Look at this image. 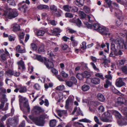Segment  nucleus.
Instances as JSON below:
<instances>
[{
	"instance_id": "62",
	"label": "nucleus",
	"mask_w": 127,
	"mask_h": 127,
	"mask_svg": "<svg viewBox=\"0 0 127 127\" xmlns=\"http://www.w3.org/2000/svg\"><path fill=\"white\" fill-rule=\"evenodd\" d=\"M97 46L98 47H99L100 48L103 49L106 46L104 43H102L101 45L99 44H98L97 45Z\"/></svg>"
},
{
	"instance_id": "11",
	"label": "nucleus",
	"mask_w": 127,
	"mask_h": 127,
	"mask_svg": "<svg viewBox=\"0 0 127 127\" xmlns=\"http://www.w3.org/2000/svg\"><path fill=\"white\" fill-rule=\"evenodd\" d=\"M44 60L45 64L48 68L50 69L53 67V64L51 62L49 61V60H47L46 58H44Z\"/></svg>"
},
{
	"instance_id": "51",
	"label": "nucleus",
	"mask_w": 127,
	"mask_h": 127,
	"mask_svg": "<svg viewBox=\"0 0 127 127\" xmlns=\"http://www.w3.org/2000/svg\"><path fill=\"white\" fill-rule=\"evenodd\" d=\"M50 9L51 10H53L55 11H56L57 10V8L54 5H53L50 6Z\"/></svg>"
},
{
	"instance_id": "43",
	"label": "nucleus",
	"mask_w": 127,
	"mask_h": 127,
	"mask_svg": "<svg viewBox=\"0 0 127 127\" xmlns=\"http://www.w3.org/2000/svg\"><path fill=\"white\" fill-rule=\"evenodd\" d=\"M79 121L80 122H83L86 123H90L91 122V121L90 120L86 118L80 120H79Z\"/></svg>"
},
{
	"instance_id": "38",
	"label": "nucleus",
	"mask_w": 127,
	"mask_h": 127,
	"mask_svg": "<svg viewBox=\"0 0 127 127\" xmlns=\"http://www.w3.org/2000/svg\"><path fill=\"white\" fill-rule=\"evenodd\" d=\"M122 70L123 72L125 74H127V66L125 65L122 68Z\"/></svg>"
},
{
	"instance_id": "30",
	"label": "nucleus",
	"mask_w": 127,
	"mask_h": 127,
	"mask_svg": "<svg viewBox=\"0 0 127 127\" xmlns=\"http://www.w3.org/2000/svg\"><path fill=\"white\" fill-rule=\"evenodd\" d=\"M113 113L117 118H118L119 119H120L121 118V114L118 111H114Z\"/></svg>"
},
{
	"instance_id": "33",
	"label": "nucleus",
	"mask_w": 127,
	"mask_h": 127,
	"mask_svg": "<svg viewBox=\"0 0 127 127\" xmlns=\"http://www.w3.org/2000/svg\"><path fill=\"white\" fill-rule=\"evenodd\" d=\"M83 74L84 78L85 77L88 78L91 76L90 73L87 71H85Z\"/></svg>"
},
{
	"instance_id": "4",
	"label": "nucleus",
	"mask_w": 127,
	"mask_h": 127,
	"mask_svg": "<svg viewBox=\"0 0 127 127\" xmlns=\"http://www.w3.org/2000/svg\"><path fill=\"white\" fill-rule=\"evenodd\" d=\"M19 10L23 11L24 12H25L27 8V5L24 1L19 3L18 5Z\"/></svg>"
},
{
	"instance_id": "58",
	"label": "nucleus",
	"mask_w": 127,
	"mask_h": 127,
	"mask_svg": "<svg viewBox=\"0 0 127 127\" xmlns=\"http://www.w3.org/2000/svg\"><path fill=\"white\" fill-rule=\"evenodd\" d=\"M95 76H96L98 77L99 78L102 79H104V78L103 77V75L101 74L100 73H97L95 74Z\"/></svg>"
},
{
	"instance_id": "31",
	"label": "nucleus",
	"mask_w": 127,
	"mask_h": 127,
	"mask_svg": "<svg viewBox=\"0 0 127 127\" xmlns=\"http://www.w3.org/2000/svg\"><path fill=\"white\" fill-rule=\"evenodd\" d=\"M105 2L108 5V7H110V11L111 12H112L113 11L112 9V7H110L111 5L112 4V1L111 0H104Z\"/></svg>"
},
{
	"instance_id": "14",
	"label": "nucleus",
	"mask_w": 127,
	"mask_h": 127,
	"mask_svg": "<svg viewBox=\"0 0 127 127\" xmlns=\"http://www.w3.org/2000/svg\"><path fill=\"white\" fill-rule=\"evenodd\" d=\"M120 119L118 121V123L119 126H122L127 124V123L126 121L125 118H123L121 119Z\"/></svg>"
},
{
	"instance_id": "16",
	"label": "nucleus",
	"mask_w": 127,
	"mask_h": 127,
	"mask_svg": "<svg viewBox=\"0 0 127 127\" xmlns=\"http://www.w3.org/2000/svg\"><path fill=\"white\" fill-rule=\"evenodd\" d=\"M37 8L39 10H41L43 9L49 10V7L47 5L41 4L37 6Z\"/></svg>"
},
{
	"instance_id": "45",
	"label": "nucleus",
	"mask_w": 127,
	"mask_h": 127,
	"mask_svg": "<svg viewBox=\"0 0 127 127\" xmlns=\"http://www.w3.org/2000/svg\"><path fill=\"white\" fill-rule=\"evenodd\" d=\"M64 89V87L63 85H60L59 86L57 87L56 89L57 90L62 91Z\"/></svg>"
},
{
	"instance_id": "39",
	"label": "nucleus",
	"mask_w": 127,
	"mask_h": 127,
	"mask_svg": "<svg viewBox=\"0 0 127 127\" xmlns=\"http://www.w3.org/2000/svg\"><path fill=\"white\" fill-rule=\"evenodd\" d=\"M45 50L44 48V47L43 46H40L38 50V51L40 53H42L45 51Z\"/></svg>"
},
{
	"instance_id": "20",
	"label": "nucleus",
	"mask_w": 127,
	"mask_h": 127,
	"mask_svg": "<svg viewBox=\"0 0 127 127\" xmlns=\"http://www.w3.org/2000/svg\"><path fill=\"white\" fill-rule=\"evenodd\" d=\"M77 110V114L80 115L81 114L82 116H83V114L81 112V111L80 110V108H79L77 110V108L76 107L74 109L72 113V115L74 114V113L76 111V110Z\"/></svg>"
},
{
	"instance_id": "19",
	"label": "nucleus",
	"mask_w": 127,
	"mask_h": 127,
	"mask_svg": "<svg viewBox=\"0 0 127 127\" xmlns=\"http://www.w3.org/2000/svg\"><path fill=\"white\" fill-rule=\"evenodd\" d=\"M58 115L60 117H61L62 115L65 114L67 113V111L64 110H58L57 111Z\"/></svg>"
},
{
	"instance_id": "35",
	"label": "nucleus",
	"mask_w": 127,
	"mask_h": 127,
	"mask_svg": "<svg viewBox=\"0 0 127 127\" xmlns=\"http://www.w3.org/2000/svg\"><path fill=\"white\" fill-rule=\"evenodd\" d=\"M60 74L64 78H67L68 76V74L66 73L64 71H62L60 72Z\"/></svg>"
},
{
	"instance_id": "54",
	"label": "nucleus",
	"mask_w": 127,
	"mask_h": 127,
	"mask_svg": "<svg viewBox=\"0 0 127 127\" xmlns=\"http://www.w3.org/2000/svg\"><path fill=\"white\" fill-rule=\"evenodd\" d=\"M84 11L86 13H89L90 11V9L87 7L86 6H84Z\"/></svg>"
},
{
	"instance_id": "42",
	"label": "nucleus",
	"mask_w": 127,
	"mask_h": 127,
	"mask_svg": "<svg viewBox=\"0 0 127 127\" xmlns=\"http://www.w3.org/2000/svg\"><path fill=\"white\" fill-rule=\"evenodd\" d=\"M76 76L77 78L80 80L84 78L83 73H78L76 75Z\"/></svg>"
},
{
	"instance_id": "47",
	"label": "nucleus",
	"mask_w": 127,
	"mask_h": 127,
	"mask_svg": "<svg viewBox=\"0 0 127 127\" xmlns=\"http://www.w3.org/2000/svg\"><path fill=\"white\" fill-rule=\"evenodd\" d=\"M94 120L95 121L97 124L101 125L102 124V123L99 122V120L98 118L96 116L94 117Z\"/></svg>"
},
{
	"instance_id": "9",
	"label": "nucleus",
	"mask_w": 127,
	"mask_h": 127,
	"mask_svg": "<svg viewBox=\"0 0 127 127\" xmlns=\"http://www.w3.org/2000/svg\"><path fill=\"white\" fill-rule=\"evenodd\" d=\"M109 31V29L108 28L105 27H100L98 32L103 35H107L108 34V32Z\"/></svg>"
},
{
	"instance_id": "52",
	"label": "nucleus",
	"mask_w": 127,
	"mask_h": 127,
	"mask_svg": "<svg viewBox=\"0 0 127 127\" xmlns=\"http://www.w3.org/2000/svg\"><path fill=\"white\" fill-rule=\"evenodd\" d=\"M86 44V43L85 42H83L82 43V46L81 47V49H82L83 50H84L86 49L87 48Z\"/></svg>"
},
{
	"instance_id": "10",
	"label": "nucleus",
	"mask_w": 127,
	"mask_h": 127,
	"mask_svg": "<svg viewBox=\"0 0 127 127\" xmlns=\"http://www.w3.org/2000/svg\"><path fill=\"white\" fill-rule=\"evenodd\" d=\"M52 72L56 76L57 78L60 81H63L64 80L62 78L60 75H58V71L57 70L54 68H52L51 69Z\"/></svg>"
},
{
	"instance_id": "3",
	"label": "nucleus",
	"mask_w": 127,
	"mask_h": 127,
	"mask_svg": "<svg viewBox=\"0 0 127 127\" xmlns=\"http://www.w3.org/2000/svg\"><path fill=\"white\" fill-rule=\"evenodd\" d=\"M20 74L19 72H17L15 71L14 72L11 70H8L6 71L5 74L6 76L10 77L12 75H14L16 76H18Z\"/></svg>"
},
{
	"instance_id": "40",
	"label": "nucleus",
	"mask_w": 127,
	"mask_h": 127,
	"mask_svg": "<svg viewBox=\"0 0 127 127\" xmlns=\"http://www.w3.org/2000/svg\"><path fill=\"white\" fill-rule=\"evenodd\" d=\"M125 60H121L117 61V65H122L123 64L125 63Z\"/></svg>"
},
{
	"instance_id": "6",
	"label": "nucleus",
	"mask_w": 127,
	"mask_h": 127,
	"mask_svg": "<svg viewBox=\"0 0 127 127\" xmlns=\"http://www.w3.org/2000/svg\"><path fill=\"white\" fill-rule=\"evenodd\" d=\"M112 4L115 8V12L116 15L117 16H121L122 14V12L119 9V6L115 2H112Z\"/></svg>"
},
{
	"instance_id": "46",
	"label": "nucleus",
	"mask_w": 127,
	"mask_h": 127,
	"mask_svg": "<svg viewBox=\"0 0 127 127\" xmlns=\"http://www.w3.org/2000/svg\"><path fill=\"white\" fill-rule=\"evenodd\" d=\"M98 111L99 112H103L104 111V108L102 105L99 106L98 108Z\"/></svg>"
},
{
	"instance_id": "48",
	"label": "nucleus",
	"mask_w": 127,
	"mask_h": 127,
	"mask_svg": "<svg viewBox=\"0 0 127 127\" xmlns=\"http://www.w3.org/2000/svg\"><path fill=\"white\" fill-rule=\"evenodd\" d=\"M90 64L95 70L99 71V69L96 67L95 64L93 62H91Z\"/></svg>"
},
{
	"instance_id": "8",
	"label": "nucleus",
	"mask_w": 127,
	"mask_h": 127,
	"mask_svg": "<svg viewBox=\"0 0 127 127\" xmlns=\"http://www.w3.org/2000/svg\"><path fill=\"white\" fill-rule=\"evenodd\" d=\"M18 120L17 119L10 118L8 120L9 124L13 126H16L18 122Z\"/></svg>"
},
{
	"instance_id": "7",
	"label": "nucleus",
	"mask_w": 127,
	"mask_h": 127,
	"mask_svg": "<svg viewBox=\"0 0 127 127\" xmlns=\"http://www.w3.org/2000/svg\"><path fill=\"white\" fill-rule=\"evenodd\" d=\"M125 83L123 81L122 78H119L116 80V85L118 87H120L123 86Z\"/></svg>"
},
{
	"instance_id": "64",
	"label": "nucleus",
	"mask_w": 127,
	"mask_h": 127,
	"mask_svg": "<svg viewBox=\"0 0 127 127\" xmlns=\"http://www.w3.org/2000/svg\"><path fill=\"white\" fill-rule=\"evenodd\" d=\"M34 88L36 90H39L40 89V87L39 85L38 84H35L34 86Z\"/></svg>"
},
{
	"instance_id": "1",
	"label": "nucleus",
	"mask_w": 127,
	"mask_h": 127,
	"mask_svg": "<svg viewBox=\"0 0 127 127\" xmlns=\"http://www.w3.org/2000/svg\"><path fill=\"white\" fill-rule=\"evenodd\" d=\"M0 15H1L5 18L11 19L17 17L18 13L15 9L12 10L6 7L4 9L0 8Z\"/></svg>"
},
{
	"instance_id": "5",
	"label": "nucleus",
	"mask_w": 127,
	"mask_h": 127,
	"mask_svg": "<svg viewBox=\"0 0 127 127\" xmlns=\"http://www.w3.org/2000/svg\"><path fill=\"white\" fill-rule=\"evenodd\" d=\"M44 111V109L40 107L37 106H34L32 110V112L35 114H39L40 113L43 112Z\"/></svg>"
},
{
	"instance_id": "26",
	"label": "nucleus",
	"mask_w": 127,
	"mask_h": 127,
	"mask_svg": "<svg viewBox=\"0 0 127 127\" xmlns=\"http://www.w3.org/2000/svg\"><path fill=\"white\" fill-rule=\"evenodd\" d=\"M19 102L20 103H21L22 102H24L25 101L27 100V99L26 98L24 97L21 96V95H19ZM20 109L21 110L22 109L21 108V103H20Z\"/></svg>"
},
{
	"instance_id": "41",
	"label": "nucleus",
	"mask_w": 127,
	"mask_h": 127,
	"mask_svg": "<svg viewBox=\"0 0 127 127\" xmlns=\"http://www.w3.org/2000/svg\"><path fill=\"white\" fill-rule=\"evenodd\" d=\"M75 23L79 27H80L82 25L81 22L79 18H78L76 20Z\"/></svg>"
},
{
	"instance_id": "17",
	"label": "nucleus",
	"mask_w": 127,
	"mask_h": 127,
	"mask_svg": "<svg viewBox=\"0 0 127 127\" xmlns=\"http://www.w3.org/2000/svg\"><path fill=\"white\" fill-rule=\"evenodd\" d=\"M97 97L98 99L101 102H104L105 100V98L104 96L100 93L98 94Z\"/></svg>"
},
{
	"instance_id": "60",
	"label": "nucleus",
	"mask_w": 127,
	"mask_h": 127,
	"mask_svg": "<svg viewBox=\"0 0 127 127\" xmlns=\"http://www.w3.org/2000/svg\"><path fill=\"white\" fill-rule=\"evenodd\" d=\"M66 85L69 87H71L73 85V83L71 81H67L66 82Z\"/></svg>"
},
{
	"instance_id": "18",
	"label": "nucleus",
	"mask_w": 127,
	"mask_h": 127,
	"mask_svg": "<svg viewBox=\"0 0 127 127\" xmlns=\"http://www.w3.org/2000/svg\"><path fill=\"white\" fill-rule=\"evenodd\" d=\"M17 64L18 65V69H20V66L22 67V69L23 70L25 69V67L24 65V62L22 60H21L17 62Z\"/></svg>"
},
{
	"instance_id": "23",
	"label": "nucleus",
	"mask_w": 127,
	"mask_h": 127,
	"mask_svg": "<svg viewBox=\"0 0 127 127\" xmlns=\"http://www.w3.org/2000/svg\"><path fill=\"white\" fill-rule=\"evenodd\" d=\"M19 92L21 93H24L27 91V89L25 86H22L19 88Z\"/></svg>"
},
{
	"instance_id": "25",
	"label": "nucleus",
	"mask_w": 127,
	"mask_h": 127,
	"mask_svg": "<svg viewBox=\"0 0 127 127\" xmlns=\"http://www.w3.org/2000/svg\"><path fill=\"white\" fill-rule=\"evenodd\" d=\"M56 121L55 119L51 120L50 121L49 125L51 127H54L56 125Z\"/></svg>"
},
{
	"instance_id": "56",
	"label": "nucleus",
	"mask_w": 127,
	"mask_h": 127,
	"mask_svg": "<svg viewBox=\"0 0 127 127\" xmlns=\"http://www.w3.org/2000/svg\"><path fill=\"white\" fill-rule=\"evenodd\" d=\"M65 16L66 17L70 18H71L73 17V16L72 14L71 13L68 12L66 13L65 14Z\"/></svg>"
},
{
	"instance_id": "32",
	"label": "nucleus",
	"mask_w": 127,
	"mask_h": 127,
	"mask_svg": "<svg viewBox=\"0 0 127 127\" xmlns=\"http://www.w3.org/2000/svg\"><path fill=\"white\" fill-rule=\"evenodd\" d=\"M20 29V27L19 24H17L14 25L13 27V30L15 32L19 31Z\"/></svg>"
},
{
	"instance_id": "36",
	"label": "nucleus",
	"mask_w": 127,
	"mask_h": 127,
	"mask_svg": "<svg viewBox=\"0 0 127 127\" xmlns=\"http://www.w3.org/2000/svg\"><path fill=\"white\" fill-rule=\"evenodd\" d=\"M79 15L82 19H83L86 16V14L84 13L83 11H79Z\"/></svg>"
},
{
	"instance_id": "50",
	"label": "nucleus",
	"mask_w": 127,
	"mask_h": 127,
	"mask_svg": "<svg viewBox=\"0 0 127 127\" xmlns=\"http://www.w3.org/2000/svg\"><path fill=\"white\" fill-rule=\"evenodd\" d=\"M67 31H68V32L71 33H75L76 32V31L70 29L69 28H66Z\"/></svg>"
},
{
	"instance_id": "28",
	"label": "nucleus",
	"mask_w": 127,
	"mask_h": 127,
	"mask_svg": "<svg viewBox=\"0 0 127 127\" xmlns=\"http://www.w3.org/2000/svg\"><path fill=\"white\" fill-rule=\"evenodd\" d=\"M24 106L26 108L28 109V111L29 112L30 111V108L28 105V100H26L24 102Z\"/></svg>"
},
{
	"instance_id": "27",
	"label": "nucleus",
	"mask_w": 127,
	"mask_h": 127,
	"mask_svg": "<svg viewBox=\"0 0 127 127\" xmlns=\"http://www.w3.org/2000/svg\"><path fill=\"white\" fill-rule=\"evenodd\" d=\"M17 51L19 53H23L25 52V49H22L21 47L19 45H18L16 48Z\"/></svg>"
},
{
	"instance_id": "22",
	"label": "nucleus",
	"mask_w": 127,
	"mask_h": 127,
	"mask_svg": "<svg viewBox=\"0 0 127 127\" xmlns=\"http://www.w3.org/2000/svg\"><path fill=\"white\" fill-rule=\"evenodd\" d=\"M71 8L72 7L68 5H64L63 7V9L66 11H70Z\"/></svg>"
},
{
	"instance_id": "55",
	"label": "nucleus",
	"mask_w": 127,
	"mask_h": 127,
	"mask_svg": "<svg viewBox=\"0 0 127 127\" xmlns=\"http://www.w3.org/2000/svg\"><path fill=\"white\" fill-rule=\"evenodd\" d=\"M70 102V100L68 99H67L66 101L65 107L66 109H68V108L69 106Z\"/></svg>"
},
{
	"instance_id": "59",
	"label": "nucleus",
	"mask_w": 127,
	"mask_h": 127,
	"mask_svg": "<svg viewBox=\"0 0 127 127\" xmlns=\"http://www.w3.org/2000/svg\"><path fill=\"white\" fill-rule=\"evenodd\" d=\"M31 47L33 50H36L37 48L36 45L34 43L31 44Z\"/></svg>"
},
{
	"instance_id": "44",
	"label": "nucleus",
	"mask_w": 127,
	"mask_h": 127,
	"mask_svg": "<svg viewBox=\"0 0 127 127\" xmlns=\"http://www.w3.org/2000/svg\"><path fill=\"white\" fill-rule=\"evenodd\" d=\"M100 119L101 121L104 122H106L108 121V119L104 117L103 115L100 117Z\"/></svg>"
},
{
	"instance_id": "37",
	"label": "nucleus",
	"mask_w": 127,
	"mask_h": 127,
	"mask_svg": "<svg viewBox=\"0 0 127 127\" xmlns=\"http://www.w3.org/2000/svg\"><path fill=\"white\" fill-rule=\"evenodd\" d=\"M74 2L75 4L79 7H81L82 5V3L83 2L81 1H80V0L79 1L77 0H75Z\"/></svg>"
},
{
	"instance_id": "13",
	"label": "nucleus",
	"mask_w": 127,
	"mask_h": 127,
	"mask_svg": "<svg viewBox=\"0 0 127 127\" xmlns=\"http://www.w3.org/2000/svg\"><path fill=\"white\" fill-rule=\"evenodd\" d=\"M91 81L92 83L95 85L99 84L100 82V79L97 77H94L91 79Z\"/></svg>"
},
{
	"instance_id": "61",
	"label": "nucleus",
	"mask_w": 127,
	"mask_h": 127,
	"mask_svg": "<svg viewBox=\"0 0 127 127\" xmlns=\"http://www.w3.org/2000/svg\"><path fill=\"white\" fill-rule=\"evenodd\" d=\"M4 76V71H0V80H2Z\"/></svg>"
},
{
	"instance_id": "15",
	"label": "nucleus",
	"mask_w": 127,
	"mask_h": 127,
	"mask_svg": "<svg viewBox=\"0 0 127 127\" xmlns=\"http://www.w3.org/2000/svg\"><path fill=\"white\" fill-rule=\"evenodd\" d=\"M62 31L59 28H57L54 29L53 30H50V32H52V34L53 35H56L58 33Z\"/></svg>"
},
{
	"instance_id": "2",
	"label": "nucleus",
	"mask_w": 127,
	"mask_h": 127,
	"mask_svg": "<svg viewBox=\"0 0 127 127\" xmlns=\"http://www.w3.org/2000/svg\"><path fill=\"white\" fill-rule=\"evenodd\" d=\"M48 117L47 114L44 113L38 117H32L30 118L36 125L40 126H43L44 124L43 120L47 118Z\"/></svg>"
},
{
	"instance_id": "63",
	"label": "nucleus",
	"mask_w": 127,
	"mask_h": 127,
	"mask_svg": "<svg viewBox=\"0 0 127 127\" xmlns=\"http://www.w3.org/2000/svg\"><path fill=\"white\" fill-rule=\"evenodd\" d=\"M24 33L23 32H21L20 33L19 36L20 39H22L24 38Z\"/></svg>"
},
{
	"instance_id": "34",
	"label": "nucleus",
	"mask_w": 127,
	"mask_h": 127,
	"mask_svg": "<svg viewBox=\"0 0 127 127\" xmlns=\"http://www.w3.org/2000/svg\"><path fill=\"white\" fill-rule=\"evenodd\" d=\"M45 32L42 30H39L37 31V36H42L45 34Z\"/></svg>"
},
{
	"instance_id": "21",
	"label": "nucleus",
	"mask_w": 127,
	"mask_h": 127,
	"mask_svg": "<svg viewBox=\"0 0 127 127\" xmlns=\"http://www.w3.org/2000/svg\"><path fill=\"white\" fill-rule=\"evenodd\" d=\"M105 57V58L104 59V62L103 64H104V66L105 67H109V66L108 65V64L110 63V61L106 59V56L104 55H103Z\"/></svg>"
},
{
	"instance_id": "53",
	"label": "nucleus",
	"mask_w": 127,
	"mask_h": 127,
	"mask_svg": "<svg viewBox=\"0 0 127 127\" xmlns=\"http://www.w3.org/2000/svg\"><path fill=\"white\" fill-rule=\"evenodd\" d=\"M7 2L10 5L12 6L15 5V1L14 0H8Z\"/></svg>"
},
{
	"instance_id": "49",
	"label": "nucleus",
	"mask_w": 127,
	"mask_h": 127,
	"mask_svg": "<svg viewBox=\"0 0 127 127\" xmlns=\"http://www.w3.org/2000/svg\"><path fill=\"white\" fill-rule=\"evenodd\" d=\"M91 104L93 106L96 107L99 104V102L98 101H92Z\"/></svg>"
},
{
	"instance_id": "57",
	"label": "nucleus",
	"mask_w": 127,
	"mask_h": 127,
	"mask_svg": "<svg viewBox=\"0 0 127 127\" xmlns=\"http://www.w3.org/2000/svg\"><path fill=\"white\" fill-rule=\"evenodd\" d=\"M0 57L2 61H4L6 60V58L5 54H2L0 56Z\"/></svg>"
},
{
	"instance_id": "24",
	"label": "nucleus",
	"mask_w": 127,
	"mask_h": 127,
	"mask_svg": "<svg viewBox=\"0 0 127 127\" xmlns=\"http://www.w3.org/2000/svg\"><path fill=\"white\" fill-rule=\"evenodd\" d=\"M89 86L87 85H84L81 87L82 90L84 91H88L90 89Z\"/></svg>"
},
{
	"instance_id": "12",
	"label": "nucleus",
	"mask_w": 127,
	"mask_h": 127,
	"mask_svg": "<svg viewBox=\"0 0 127 127\" xmlns=\"http://www.w3.org/2000/svg\"><path fill=\"white\" fill-rule=\"evenodd\" d=\"M100 27L99 25L97 24H95L93 26L91 24H89L88 26V28L90 29L94 28L95 30H97L98 32Z\"/></svg>"
},
{
	"instance_id": "29",
	"label": "nucleus",
	"mask_w": 127,
	"mask_h": 127,
	"mask_svg": "<svg viewBox=\"0 0 127 127\" xmlns=\"http://www.w3.org/2000/svg\"><path fill=\"white\" fill-rule=\"evenodd\" d=\"M122 112L126 116V120L127 121V108L126 107H122Z\"/></svg>"
}]
</instances>
